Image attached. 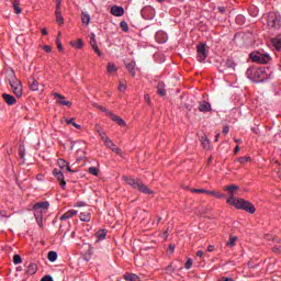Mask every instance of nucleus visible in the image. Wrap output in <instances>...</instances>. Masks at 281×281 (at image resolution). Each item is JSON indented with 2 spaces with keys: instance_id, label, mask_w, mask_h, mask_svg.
<instances>
[{
  "instance_id": "1",
  "label": "nucleus",
  "mask_w": 281,
  "mask_h": 281,
  "mask_svg": "<svg viewBox=\"0 0 281 281\" xmlns=\"http://www.w3.org/2000/svg\"><path fill=\"white\" fill-rule=\"evenodd\" d=\"M225 190L229 194V198L226 200V203H228V205H234L236 210H245V212H248L249 214H255L256 206H254L251 202L245 199H238L235 196L236 194H238V190H240V187L236 184H232V186L225 187Z\"/></svg>"
},
{
  "instance_id": "2",
  "label": "nucleus",
  "mask_w": 281,
  "mask_h": 281,
  "mask_svg": "<svg viewBox=\"0 0 281 281\" xmlns=\"http://www.w3.org/2000/svg\"><path fill=\"white\" fill-rule=\"evenodd\" d=\"M8 80L14 95L16 98H21V95H23V86L21 85V81H19V79L16 78L14 70H10L8 72Z\"/></svg>"
},
{
  "instance_id": "3",
  "label": "nucleus",
  "mask_w": 281,
  "mask_h": 281,
  "mask_svg": "<svg viewBox=\"0 0 281 281\" xmlns=\"http://www.w3.org/2000/svg\"><path fill=\"white\" fill-rule=\"evenodd\" d=\"M33 210L37 225L43 227V214H46L47 210H49V202H38L33 206Z\"/></svg>"
},
{
  "instance_id": "4",
  "label": "nucleus",
  "mask_w": 281,
  "mask_h": 281,
  "mask_svg": "<svg viewBox=\"0 0 281 281\" xmlns=\"http://www.w3.org/2000/svg\"><path fill=\"white\" fill-rule=\"evenodd\" d=\"M246 76L250 78V80H256L262 82V80H267V70L265 68H248L246 71Z\"/></svg>"
},
{
  "instance_id": "5",
  "label": "nucleus",
  "mask_w": 281,
  "mask_h": 281,
  "mask_svg": "<svg viewBox=\"0 0 281 281\" xmlns=\"http://www.w3.org/2000/svg\"><path fill=\"white\" fill-rule=\"evenodd\" d=\"M268 27H272V30L281 29V15L280 13L270 12L265 16Z\"/></svg>"
},
{
  "instance_id": "6",
  "label": "nucleus",
  "mask_w": 281,
  "mask_h": 281,
  "mask_svg": "<svg viewBox=\"0 0 281 281\" xmlns=\"http://www.w3.org/2000/svg\"><path fill=\"white\" fill-rule=\"evenodd\" d=\"M249 58L252 63H258L259 65H267V63L271 61V56L269 54L260 52L250 53Z\"/></svg>"
},
{
  "instance_id": "7",
  "label": "nucleus",
  "mask_w": 281,
  "mask_h": 281,
  "mask_svg": "<svg viewBox=\"0 0 281 281\" xmlns=\"http://www.w3.org/2000/svg\"><path fill=\"white\" fill-rule=\"evenodd\" d=\"M53 175L57 179V181L59 182L60 188L63 190H65V188H67V182L65 181V175H63L61 171L58 170V169H54Z\"/></svg>"
},
{
  "instance_id": "8",
  "label": "nucleus",
  "mask_w": 281,
  "mask_h": 281,
  "mask_svg": "<svg viewBox=\"0 0 281 281\" xmlns=\"http://www.w3.org/2000/svg\"><path fill=\"white\" fill-rule=\"evenodd\" d=\"M207 58V50L205 49V44L198 45V60L203 63Z\"/></svg>"
},
{
  "instance_id": "9",
  "label": "nucleus",
  "mask_w": 281,
  "mask_h": 281,
  "mask_svg": "<svg viewBox=\"0 0 281 281\" xmlns=\"http://www.w3.org/2000/svg\"><path fill=\"white\" fill-rule=\"evenodd\" d=\"M123 179H124L125 183H127V186H131L132 188H134V190H137V188H139V183H142V180L135 179V178H130L126 176H123Z\"/></svg>"
},
{
  "instance_id": "10",
  "label": "nucleus",
  "mask_w": 281,
  "mask_h": 281,
  "mask_svg": "<svg viewBox=\"0 0 281 281\" xmlns=\"http://www.w3.org/2000/svg\"><path fill=\"white\" fill-rule=\"evenodd\" d=\"M55 98H57V104H60L61 106H71V102L70 101H67L65 99V95L58 93V92H55L53 94Z\"/></svg>"
},
{
  "instance_id": "11",
  "label": "nucleus",
  "mask_w": 281,
  "mask_h": 281,
  "mask_svg": "<svg viewBox=\"0 0 281 281\" xmlns=\"http://www.w3.org/2000/svg\"><path fill=\"white\" fill-rule=\"evenodd\" d=\"M55 16L56 22L59 23V25H63V23H65V19L63 18V13L60 12V0H57Z\"/></svg>"
},
{
  "instance_id": "12",
  "label": "nucleus",
  "mask_w": 281,
  "mask_h": 281,
  "mask_svg": "<svg viewBox=\"0 0 281 281\" xmlns=\"http://www.w3.org/2000/svg\"><path fill=\"white\" fill-rule=\"evenodd\" d=\"M155 13V9L151 7H144L140 11L143 19H153V14Z\"/></svg>"
},
{
  "instance_id": "13",
  "label": "nucleus",
  "mask_w": 281,
  "mask_h": 281,
  "mask_svg": "<svg viewBox=\"0 0 281 281\" xmlns=\"http://www.w3.org/2000/svg\"><path fill=\"white\" fill-rule=\"evenodd\" d=\"M90 45L94 54H97L98 56H102V52H100V48L98 47V42H95V35L93 33H91L90 35Z\"/></svg>"
},
{
  "instance_id": "14",
  "label": "nucleus",
  "mask_w": 281,
  "mask_h": 281,
  "mask_svg": "<svg viewBox=\"0 0 281 281\" xmlns=\"http://www.w3.org/2000/svg\"><path fill=\"white\" fill-rule=\"evenodd\" d=\"M221 68L222 71H226V69H232L234 71V69H236V64L232 59H226L221 64Z\"/></svg>"
},
{
  "instance_id": "15",
  "label": "nucleus",
  "mask_w": 281,
  "mask_h": 281,
  "mask_svg": "<svg viewBox=\"0 0 281 281\" xmlns=\"http://www.w3.org/2000/svg\"><path fill=\"white\" fill-rule=\"evenodd\" d=\"M29 87H30L31 91H43L44 90L43 85H40L38 81H36V79H31L29 81Z\"/></svg>"
},
{
  "instance_id": "16",
  "label": "nucleus",
  "mask_w": 281,
  "mask_h": 281,
  "mask_svg": "<svg viewBox=\"0 0 281 281\" xmlns=\"http://www.w3.org/2000/svg\"><path fill=\"white\" fill-rule=\"evenodd\" d=\"M59 168L61 170H67V172H76V170H71V167L69 166V162H67L65 159L60 158L58 161H57Z\"/></svg>"
},
{
  "instance_id": "17",
  "label": "nucleus",
  "mask_w": 281,
  "mask_h": 281,
  "mask_svg": "<svg viewBox=\"0 0 281 281\" xmlns=\"http://www.w3.org/2000/svg\"><path fill=\"white\" fill-rule=\"evenodd\" d=\"M111 14H113V16H124V8L123 7H117V5H113L110 10Z\"/></svg>"
},
{
  "instance_id": "18",
  "label": "nucleus",
  "mask_w": 281,
  "mask_h": 281,
  "mask_svg": "<svg viewBox=\"0 0 281 281\" xmlns=\"http://www.w3.org/2000/svg\"><path fill=\"white\" fill-rule=\"evenodd\" d=\"M109 116L111 117V120L113 122H116V124H119V126H126V122L122 117H120L111 112H109Z\"/></svg>"
},
{
  "instance_id": "19",
  "label": "nucleus",
  "mask_w": 281,
  "mask_h": 281,
  "mask_svg": "<svg viewBox=\"0 0 281 281\" xmlns=\"http://www.w3.org/2000/svg\"><path fill=\"white\" fill-rule=\"evenodd\" d=\"M137 190H139V192H142L143 194H155V191L150 190L148 186L143 184L142 182L138 184Z\"/></svg>"
},
{
  "instance_id": "20",
  "label": "nucleus",
  "mask_w": 281,
  "mask_h": 281,
  "mask_svg": "<svg viewBox=\"0 0 281 281\" xmlns=\"http://www.w3.org/2000/svg\"><path fill=\"white\" fill-rule=\"evenodd\" d=\"M2 98H3L4 102H7V104H9V106H12V104L16 103V99L14 98V95L3 93Z\"/></svg>"
},
{
  "instance_id": "21",
  "label": "nucleus",
  "mask_w": 281,
  "mask_h": 281,
  "mask_svg": "<svg viewBox=\"0 0 281 281\" xmlns=\"http://www.w3.org/2000/svg\"><path fill=\"white\" fill-rule=\"evenodd\" d=\"M76 214H78V211L76 210H69L68 212L64 213L59 221H67L69 218H72V216H76Z\"/></svg>"
},
{
  "instance_id": "22",
  "label": "nucleus",
  "mask_w": 281,
  "mask_h": 281,
  "mask_svg": "<svg viewBox=\"0 0 281 281\" xmlns=\"http://www.w3.org/2000/svg\"><path fill=\"white\" fill-rule=\"evenodd\" d=\"M212 109V105H210V103H207L206 101H201L199 103V111H201V113H207V111H210Z\"/></svg>"
},
{
  "instance_id": "23",
  "label": "nucleus",
  "mask_w": 281,
  "mask_h": 281,
  "mask_svg": "<svg viewBox=\"0 0 281 281\" xmlns=\"http://www.w3.org/2000/svg\"><path fill=\"white\" fill-rule=\"evenodd\" d=\"M36 271H38V266H36V263H29L25 273H27V276H34Z\"/></svg>"
},
{
  "instance_id": "24",
  "label": "nucleus",
  "mask_w": 281,
  "mask_h": 281,
  "mask_svg": "<svg viewBox=\"0 0 281 281\" xmlns=\"http://www.w3.org/2000/svg\"><path fill=\"white\" fill-rule=\"evenodd\" d=\"M156 41L158 43H166V41H168V35L165 32H157L156 33Z\"/></svg>"
},
{
  "instance_id": "25",
  "label": "nucleus",
  "mask_w": 281,
  "mask_h": 281,
  "mask_svg": "<svg viewBox=\"0 0 281 281\" xmlns=\"http://www.w3.org/2000/svg\"><path fill=\"white\" fill-rule=\"evenodd\" d=\"M79 218L83 223H89V221H91V213L89 211L81 212Z\"/></svg>"
},
{
  "instance_id": "26",
  "label": "nucleus",
  "mask_w": 281,
  "mask_h": 281,
  "mask_svg": "<svg viewBox=\"0 0 281 281\" xmlns=\"http://www.w3.org/2000/svg\"><path fill=\"white\" fill-rule=\"evenodd\" d=\"M271 43H272L273 47L276 49H278V52H280V49H281V34H279L277 37L272 38Z\"/></svg>"
},
{
  "instance_id": "27",
  "label": "nucleus",
  "mask_w": 281,
  "mask_h": 281,
  "mask_svg": "<svg viewBox=\"0 0 281 281\" xmlns=\"http://www.w3.org/2000/svg\"><path fill=\"white\" fill-rule=\"evenodd\" d=\"M13 10L15 14H21V12H23L21 9V0H13Z\"/></svg>"
},
{
  "instance_id": "28",
  "label": "nucleus",
  "mask_w": 281,
  "mask_h": 281,
  "mask_svg": "<svg viewBox=\"0 0 281 281\" xmlns=\"http://www.w3.org/2000/svg\"><path fill=\"white\" fill-rule=\"evenodd\" d=\"M166 85L164 82H158V86H157V91H158V94H160L161 97L166 95Z\"/></svg>"
},
{
  "instance_id": "29",
  "label": "nucleus",
  "mask_w": 281,
  "mask_h": 281,
  "mask_svg": "<svg viewBox=\"0 0 281 281\" xmlns=\"http://www.w3.org/2000/svg\"><path fill=\"white\" fill-rule=\"evenodd\" d=\"M81 21L82 23H85L86 25H89V23L91 22V16L89 15V13L87 12H81Z\"/></svg>"
},
{
  "instance_id": "30",
  "label": "nucleus",
  "mask_w": 281,
  "mask_h": 281,
  "mask_svg": "<svg viewBox=\"0 0 281 281\" xmlns=\"http://www.w3.org/2000/svg\"><path fill=\"white\" fill-rule=\"evenodd\" d=\"M71 47H75V49H82V45H85L82 43V40H77V41H72L70 42Z\"/></svg>"
},
{
  "instance_id": "31",
  "label": "nucleus",
  "mask_w": 281,
  "mask_h": 281,
  "mask_svg": "<svg viewBox=\"0 0 281 281\" xmlns=\"http://www.w3.org/2000/svg\"><path fill=\"white\" fill-rule=\"evenodd\" d=\"M104 238H106V231L105 229L98 231L97 241L99 243V240H104Z\"/></svg>"
},
{
  "instance_id": "32",
  "label": "nucleus",
  "mask_w": 281,
  "mask_h": 281,
  "mask_svg": "<svg viewBox=\"0 0 281 281\" xmlns=\"http://www.w3.org/2000/svg\"><path fill=\"white\" fill-rule=\"evenodd\" d=\"M126 281H139V277L134 273L124 274Z\"/></svg>"
},
{
  "instance_id": "33",
  "label": "nucleus",
  "mask_w": 281,
  "mask_h": 281,
  "mask_svg": "<svg viewBox=\"0 0 281 281\" xmlns=\"http://www.w3.org/2000/svg\"><path fill=\"white\" fill-rule=\"evenodd\" d=\"M203 148H210V139L207 138V136L203 135L201 136V139H200Z\"/></svg>"
},
{
  "instance_id": "34",
  "label": "nucleus",
  "mask_w": 281,
  "mask_h": 281,
  "mask_svg": "<svg viewBox=\"0 0 281 281\" xmlns=\"http://www.w3.org/2000/svg\"><path fill=\"white\" fill-rule=\"evenodd\" d=\"M47 258L49 262H56L58 260V254L56 251H49Z\"/></svg>"
},
{
  "instance_id": "35",
  "label": "nucleus",
  "mask_w": 281,
  "mask_h": 281,
  "mask_svg": "<svg viewBox=\"0 0 281 281\" xmlns=\"http://www.w3.org/2000/svg\"><path fill=\"white\" fill-rule=\"evenodd\" d=\"M236 240H238V237L231 236L228 241L226 243V247H235L236 246Z\"/></svg>"
},
{
  "instance_id": "36",
  "label": "nucleus",
  "mask_w": 281,
  "mask_h": 281,
  "mask_svg": "<svg viewBox=\"0 0 281 281\" xmlns=\"http://www.w3.org/2000/svg\"><path fill=\"white\" fill-rule=\"evenodd\" d=\"M66 124H71L75 128H78V131L82 128V126L75 122V119H66Z\"/></svg>"
},
{
  "instance_id": "37",
  "label": "nucleus",
  "mask_w": 281,
  "mask_h": 281,
  "mask_svg": "<svg viewBox=\"0 0 281 281\" xmlns=\"http://www.w3.org/2000/svg\"><path fill=\"white\" fill-rule=\"evenodd\" d=\"M126 69L130 71L131 76L135 77V64H127Z\"/></svg>"
},
{
  "instance_id": "38",
  "label": "nucleus",
  "mask_w": 281,
  "mask_h": 281,
  "mask_svg": "<svg viewBox=\"0 0 281 281\" xmlns=\"http://www.w3.org/2000/svg\"><path fill=\"white\" fill-rule=\"evenodd\" d=\"M115 71H117V67H115V64H108V72L109 74H115Z\"/></svg>"
},
{
  "instance_id": "39",
  "label": "nucleus",
  "mask_w": 281,
  "mask_h": 281,
  "mask_svg": "<svg viewBox=\"0 0 281 281\" xmlns=\"http://www.w3.org/2000/svg\"><path fill=\"white\" fill-rule=\"evenodd\" d=\"M97 133L99 134V137H101L102 142H106V139H109V136H106V133L102 130H97Z\"/></svg>"
},
{
  "instance_id": "40",
  "label": "nucleus",
  "mask_w": 281,
  "mask_h": 281,
  "mask_svg": "<svg viewBox=\"0 0 281 281\" xmlns=\"http://www.w3.org/2000/svg\"><path fill=\"white\" fill-rule=\"evenodd\" d=\"M191 192H195L196 194H209L210 191L205 189H192Z\"/></svg>"
},
{
  "instance_id": "41",
  "label": "nucleus",
  "mask_w": 281,
  "mask_h": 281,
  "mask_svg": "<svg viewBox=\"0 0 281 281\" xmlns=\"http://www.w3.org/2000/svg\"><path fill=\"white\" fill-rule=\"evenodd\" d=\"M13 262H14L15 265H21V262H23V259L21 258L20 255H14V256H13Z\"/></svg>"
},
{
  "instance_id": "42",
  "label": "nucleus",
  "mask_w": 281,
  "mask_h": 281,
  "mask_svg": "<svg viewBox=\"0 0 281 281\" xmlns=\"http://www.w3.org/2000/svg\"><path fill=\"white\" fill-rule=\"evenodd\" d=\"M121 30H123V32H128V23H126V21H122L120 23Z\"/></svg>"
},
{
  "instance_id": "43",
  "label": "nucleus",
  "mask_w": 281,
  "mask_h": 281,
  "mask_svg": "<svg viewBox=\"0 0 281 281\" xmlns=\"http://www.w3.org/2000/svg\"><path fill=\"white\" fill-rule=\"evenodd\" d=\"M103 143L105 144L106 148H112V146H115L111 138H106L105 140H103Z\"/></svg>"
},
{
  "instance_id": "44",
  "label": "nucleus",
  "mask_w": 281,
  "mask_h": 281,
  "mask_svg": "<svg viewBox=\"0 0 281 281\" xmlns=\"http://www.w3.org/2000/svg\"><path fill=\"white\" fill-rule=\"evenodd\" d=\"M88 172H89L90 175H93L94 177H98V168H95V167H90V168L88 169Z\"/></svg>"
},
{
  "instance_id": "45",
  "label": "nucleus",
  "mask_w": 281,
  "mask_h": 281,
  "mask_svg": "<svg viewBox=\"0 0 281 281\" xmlns=\"http://www.w3.org/2000/svg\"><path fill=\"white\" fill-rule=\"evenodd\" d=\"M237 161H238L239 164H247V161H249V157H247V156L239 157V158L237 159Z\"/></svg>"
},
{
  "instance_id": "46",
  "label": "nucleus",
  "mask_w": 281,
  "mask_h": 281,
  "mask_svg": "<svg viewBox=\"0 0 281 281\" xmlns=\"http://www.w3.org/2000/svg\"><path fill=\"white\" fill-rule=\"evenodd\" d=\"M119 91H126V83L124 81H120Z\"/></svg>"
},
{
  "instance_id": "47",
  "label": "nucleus",
  "mask_w": 281,
  "mask_h": 281,
  "mask_svg": "<svg viewBox=\"0 0 281 281\" xmlns=\"http://www.w3.org/2000/svg\"><path fill=\"white\" fill-rule=\"evenodd\" d=\"M184 268L186 269H192V260L189 258L188 260H187V262L184 263Z\"/></svg>"
},
{
  "instance_id": "48",
  "label": "nucleus",
  "mask_w": 281,
  "mask_h": 281,
  "mask_svg": "<svg viewBox=\"0 0 281 281\" xmlns=\"http://www.w3.org/2000/svg\"><path fill=\"white\" fill-rule=\"evenodd\" d=\"M56 45L59 52H63V43L59 40H56Z\"/></svg>"
},
{
  "instance_id": "49",
  "label": "nucleus",
  "mask_w": 281,
  "mask_h": 281,
  "mask_svg": "<svg viewBox=\"0 0 281 281\" xmlns=\"http://www.w3.org/2000/svg\"><path fill=\"white\" fill-rule=\"evenodd\" d=\"M41 281H54V279L52 278V276H45L41 279Z\"/></svg>"
},
{
  "instance_id": "50",
  "label": "nucleus",
  "mask_w": 281,
  "mask_h": 281,
  "mask_svg": "<svg viewBox=\"0 0 281 281\" xmlns=\"http://www.w3.org/2000/svg\"><path fill=\"white\" fill-rule=\"evenodd\" d=\"M43 49H44V52H46L47 54H49V52H52V47L48 46V45H44V46H43Z\"/></svg>"
},
{
  "instance_id": "51",
  "label": "nucleus",
  "mask_w": 281,
  "mask_h": 281,
  "mask_svg": "<svg viewBox=\"0 0 281 281\" xmlns=\"http://www.w3.org/2000/svg\"><path fill=\"white\" fill-rule=\"evenodd\" d=\"M196 256H198V258H203V256H204L203 250H198Z\"/></svg>"
},
{
  "instance_id": "52",
  "label": "nucleus",
  "mask_w": 281,
  "mask_h": 281,
  "mask_svg": "<svg viewBox=\"0 0 281 281\" xmlns=\"http://www.w3.org/2000/svg\"><path fill=\"white\" fill-rule=\"evenodd\" d=\"M97 109H99L100 111H103L104 113H106V108L102 106V105H95Z\"/></svg>"
},
{
  "instance_id": "53",
  "label": "nucleus",
  "mask_w": 281,
  "mask_h": 281,
  "mask_svg": "<svg viewBox=\"0 0 281 281\" xmlns=\"http://www.w3.org/2000/svg\"><path fill=\"white\" fill-rule=\"evenodd\" d=\"M220 281H234L233 278L223 277Z\"/></svg>"
},
{
  "instance_id": "54",
  "label": "nucleus",
  "mask_w": 281,
  "mask_h": 281,
  "mask_svg": "<svg viewBox=\"0 0 281 281\" xmlns=\"http://www.w3.org/2000/svg\"><path fill=\"white\" fill-rule=\"evenodd\" d=\"M223 133H224V135H227V133H229V127L228 126H224Z\"/></svg>"
},
{
  "instance_id": "55",
  "label": "nucleus",
  "mask_w": 281,
  "mask_h": 281,
  "mask_svg": "<svg viewBox=\"0 0 281 281\" xmlns=\"http://www.w3.org/2000/svg\"><path fill=\"white\" fill-rule=\"evenodd\" d=\"M216 199H224L225 194L223 193H215Z\"/></svg>"
},
{
  "instance_id": "56",
  "label": "nucleus",
  "mask_w": 281,
  "mask_h": 281,
  "mask_svg": "<svg viewBox=\"0 0 281 281\" xmlns=\"http://www.w3.org/2000/svg\"><path fill=\"white\" fill-rule=\"evenodd\" d=\"M145 101H146L148 104H150V95L145 94Z\"/></svg>"
},
{
  "instance_id": "57",
  "label": "nucleus",
  "mask_w": 281,
  "mask_h": 281,
  "mask_svg": "<svg viewBox=\"0 0 281 281\" xmlns=\"http://www.w3.org/2000/svg\"><path fill=\"white\" fill-rule=\"evenodd\" d=\"M113 153H116L117 155H120V153H122V149H120L119 147H116L115 149H113Z\"/></svg>"
},
{
  "instance_id": "58",
  "label": "nucleus",
  "mask_w": 281,
  "mask_h": 281,
  "mask_svg": "<svg viewBox=\"0 0 281 281\" xmlns=\"http://www.w3.org/2000/svg\"><path fill=\"white\" fill-rule=\"evenodd\" d=\"M218 11H220L222 14H224V12H225V7H218Z\"/></svg>"
},
{
  "instance_id": "59",
  "label": "nucleus",
  "mask_w": 281,
  "mask_h": 281,
  "mask_svg": "<svg viewBox=\"0 0 281 281\" xmlns=\"http://www.w3.org/2000/svg\"><path fill=\"white\" fill-rule=\"evenodd\" d=\"M206 251H209V252L214 251V246H209L207 249H206Z\"/></svg>"
},
{
  "instance_id": "60",
  "label": "nucleus",
  "mask_w": 281,
  "mask_h": 281,
  "mask_svg": "<svg viewBox=\"0 0 281 281\" xmlns=\"http://www.w3.org/2000/svg\"><path fill=\"white\" fill-rule=\"evenodd\" d=\"M42 35L47 36V30L46 29H42Z\"/></svg>"
},
{
  "instance_id": "61",
  "label": "nucleus",
  "mask_w": 281,
  "mask_h": 281,
  "mask_svg": "<svg viewBox=\"0 0 281 281\" xmlns=\"http://www.w3.org/2000/svg\"><path fill=\"white\" fill-rule=\"evenodd\" d=\"M240 150V147L239 146H236L235 149H234V153L236 155V153H238Z\"/></svg>"
},
{
  "instance_id": "62",
  "label": "nucleus",
  "mask_w": 281,
  "mask_h": 281,
  "mask_svg": "<svg viewBox=\"0 0 281 281\" xmlns=\"http://www.w3.org/2000/svg\"><path fill=\"white\" fill-rule=\"evenodd\" d=\"M170 251H175V245L169 246Z\"/></svg>"
},
{
  "instance_id": "63",
  "label": "nucleus",
  "mask_w": 281,
  "mask_h": 281,
  "mask_svg": "<svg viewBox=\"0 0 281 281\" xmlns=\"http://www.w3.org/2000/svg\"><path fill=\"white\" fill-rule=\"evenodd\" d=\"M207 194H212L213 196H216V192H214V191H209Z\"/></svg>"
},
{
  "instance_id": "64",
  "label": "nucleus",
  "mask_w": 281,
  "mask_h": 281,
  "mask_svg": "<svg viewBox=\"0 0 281 281\" xmlns=\"http://www.w3.org/2000/svg\"><path fill=\"white\" fill-rule=\"evenodd\" d=\"M20 155H21L22 158L25 157V153L24 151H20Z\"/></svg>"
}]
</instances>
